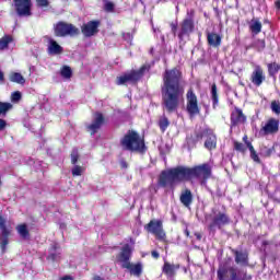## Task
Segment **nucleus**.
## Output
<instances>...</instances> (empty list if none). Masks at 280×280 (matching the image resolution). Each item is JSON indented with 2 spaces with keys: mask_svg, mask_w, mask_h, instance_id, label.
Returning <instances> with one entry per match:
<instances>
[{
  "mask_svg": "<svg viewBox=\"0 0 280 280\" xmlns=\"http://www.w3.org/2000/svg\"><path fill=\"white\" fill-rule=\"evenodd\" d=\"M183 74L178 69L166 70L163 75L162 100L163 108L167 113H174L183 102L185 88L180 85Z\"/></svg>",
  "mask_w": 280,
  "mask_h": 280,
  "instance_id": "1",
  "label": "nucleus"
},
{
  "mask_svg": "<svg viewBox=\"0 0 280 280\" xmlns=\"http://www.w3.org/2000/svg\"><path fill=\"white\" fill-rule=\"evenodd\" d=\"M187 180L185 177V166H177L168 171H163L159 178L160 187H174L176 183Z\"/></svg>",
  "mask_w": 280,
  "mask_h": 280,
  "instance_id": "2",
  "label": "nucleus"
},
{
  "mask_svg": "<svg viewBox=\"0 0 280 280\" xmlns=\"http://www.w3.org/2000/svg\"><path fill=\"white\" fill-rule=\"evenodd\" d=\"M121 145L124 150H129L130 152H145V143L143 139L139 137V133L135 131H129L121 140Z\"/></svg>",
  "mask_w": 280,
  "mask_h": 280,
  "instance_id": "3",
  "label": "nucleus"
},
{
  "mask_svg": "<svg viewBox=\"0 0 280 280\" xmlns=\"http://www.w3.org/2000/svg\"><path fill=\"white\" fill-rule=\"evenodd\" d=\"M184 174L186 180H190V178L207 180V178H211V166L209 164H202L192 168L184 166Z\"/></svg>",
  "mask_w": 280,
  "mask_h": 280,
  "instance_id": "4",
  "label": "nucleus"
},
{
  "mask_svg": "<svg viewBox=\"0 0 280 280\" xmlns=\"http://www.w3.org/2000/svg\"><path fill=\"white\" fill-rule=\"evenodd\" d=\"M217 275L219 280H244L242 272L234 267H230L229 262L220 265Z\"/></svg>",
  "mask_w": 280,
  "mask_h": 280,
  "instance_id": "5",
  "label": "nucleus"
},
{
  "mask_svg": "<svg viewBox=\"0 0 280 280\" xmlns=\"http://www.w3.org/2000/svg\"><path fill=\"white\" fill-rule=\"evenodd\" d=\"M150 71V66H142L140 70H131L117 78L116 84H127V82H137L143 78V73Z\"/></svg>",
  "mask_w": 280,
  "mask_h": 280,
  "instance_id": "6",
  "label": "nucleus"
},
{
  "mask_svg": "<svg viewBox=\"0 0 280 280\" xmlns=\"http://www.w3.org/2000/svg\"><path fill=\"white\" fill-rule=\"evenodd\" d=\"M194 16H195L194 10L187 11V16L183 20V22L179 25V32L177 34L179 40H183L185 36H189V34L194 32L195 30Z\"/></svg>",
  "mask_w": 280,
  "mask_h": 280,
  "instance_id": "7",
  "label": "nucleus"
},
{
  "mask_svg": "<svg viewBox=\"0 0 280 280\" xmlns=\"http://www.w3.org/2000/svg\"><path fill=\"white\" fill-rule=\"evenodd\" d=\"M55 35L59 37L65 36H78L80 34V30L75 27L73 24H69L66 22H59L54 26Z\"/></svg>",
  "mask_w": 280,
  "mask_h": 280,
  "instance_id": "8",
  "label": "nucleus"
},
{
  "mask_svg": "<svg viewBox=\"0 0 280 280\" xmlns=\"http://www.w3.org/2000/svg\"><path fill=\"white\" fill-rule=\"evenodd\" d=\"M231 224V218L226 213L220 211H213L212 222L209 224V231L215 232V228L222 229Z\"/></svg>",
  "mask_w": 280,
  "mask_h": 280,
  "instance_id": "9",
  "label": "nucleus"
},
{
  "mask_svg": "<svg viewBox=\"0 0 280 280\" xmlns=\"http://www.w3.org/2000/svg\"><path fill=\"white\" fill-rule=\"evenodd\" d=\"M186 100H187V113L191 117L194 115H198L200 113V108L198 107V96H196V93H194V90H189L186 94Z\"/></svg>",
  "mask_w": 280,
  "mask_h": 280,
  "instance_id": "10",
  "label": "nucleus"
},
{
  "mask_svg": "<svg viewBox=\"0 0 280 280\" xmlns=\"http://www.w3.org/2000/svg\"><path fill=\"white\" fill-rule=\"evenodd\" d=\"M18 16H32V0H14Z\"/></svg>",
  "mask_w": 280,
  "mask_h": 280,
  "instance_id": "11",
  "label": "nucleus"
},
{
  "mask_svg": "<svg viewBox=\"0 0 280 280\" xmlns=\"http://www.w3.org/2000/svg\"><path fill=\"white\" fill-rule=\"evenodd\" d=\"M0 231H1V236H0V246L2 248V253H5V248L9 244L8 237H10V233H12V229H8L5 226V219L0 215Z\"/></svg>",
  "mask_w": 280,
  "mask_h": 280,
  "instance_id": "12",
  "label": "nucleus"
},
{
  "mask_svg": "<svg viewBox=\"0 0 280 280\" xmlns=\"http://www.w3.org/2000/svg\"><path fill=\"white\" fill-rule=\"evenodd\" d=\"M147 231L156 235L159 240H163L165 237V232L163 231V222L159 220H151L147 225Z\"/></svg>",
  "mask_w": 280,
  "mask_h": 280,
  "instance_id": "13",
  "label": "nucleus"
},
{
  "mask_svg": "<svg viewBox=\"0 0 280 280\" xmlns=\"http://www.w3.org/2000/svg\"><path fill=\"white\" fill-rule=\"evenodd\" d=\"M98 27H100L98 21H90L82 25L81 32L83 36H85L86 38H91V36H95V34L100 32Z\"/></svg>",
  "mask_w": 280,
  "mask_h": 280,
  "instance_id": "14",
  "label": "nucleus"
},
{
  "mask_svg": "<svg viewBox=\"0 0 280 280\" xmlns=\"http://www.w3.org/2000/svg\"><path fill=\"white\" fill-rule=\"evenodd\" d=\"M131 256L132 247H130V245L122 246L121 252L117 256V261L121 264V268H124L125 264H130Z\"/></svg>",
  "mask_w": 280,
  "mask_h": 280,
  "instance_id": "15",
  "label": "nucleus"
},
{
  "mask_svg": "<svg viewBox=\"0 0 280 280\" xmlns=\"http://www.w3.org/2000/svg\"><path fill=\"white\" fill-rule=\"evenodd\" d=\"M260 132H262L264 135H275L279 132V120H277L276 118L269 119L261 128Z\"/></svg>",
  "mask_w": 280,
  "mask_h": 280,
  "instance_id": "16",
  "label": "nucleus"
},
{
  "mask_svg": "<svg viewBox=\"0 0 280 280\" xmlns=\"http://www.w3.org/2000/svg\"><path fill=\"white\" fill-rule=\"evenodd\" d=\"M103 124H104V116L100 113H96L94 115L92 124L88 126L89 132H91V135H95V132H97V130L102 128Z\"/></svg>",
  "mask_w": 280,
  "mask_h": 280,
  "instance_id": "17",
  "label": "nucleus"
},
{
  "mask_svg": "<svg viewBox=\"0 0 280 280\" xmlns=\"http://www.w3.org/2000/svg\"><path fill=\"white\" fill-rule=\"evenodd\" d=\"M250 80L253 82V84H255V86H261V84L264 83V80H266V77L264 75V70L261 69V67L256 66Z\"/></svg>",
  "mask_w": 280,
  "mask_h": 280,
  "instance_id": "18",
  "label": "nucleus"
},
{
  "mask_svg": "<svg viewBox=\"0 0 280 280\" xmlns=\"http://www.w3.org/2000/svg\"><path fill=\"white\" fill-rule=\"evenodd\" d=\"M48 40V54L49 56H59L62 54L63 49L62 46L58 44L54 38L47 37Z\"/></svg>",
  "mask_w": 280,
  "mask_h": 280,
  "instance_id": "19",
  "label": "nucleus"
},
{
  "mask_svg": "<svg viewBox=\"0 0 280 280\" xmlns=\"http://www.w3.org/2000/svg\"><path fill=\"white\" fill-rule=\"evenodd\" d=\"M122 268L126 270H129L130 275H133V277H141V272H143V266L141 264H132L128 262L122 265Z\"/></svg>",
  "mask_w": 280,
  "mask_h": 280,
  "instance_id": "20",
  "label": "nucleus"
},
{
  "mask_svg": "<svg viewBox=\"0 0 280 280\" xmlns=\"http://www.w3.org/2000/svg\"><path fill=\"white\" fill-rule=\"evenodd\" d=\"M180 268V265L178 264H171L168 261H164V266H163V272L164 275H166V277H168L170 279H172V277H176V271Z\"/></svg>",
  "mask_w": 280,
  "mask_h": 280,
  "instance_id": "21",
  "label": "nucleus"
},
{
  "mask_svg": "<svg viewBox=\"0 0 280 280\" xmlns=\"http://www.w3.org/2000/svg\"><path fill=\"white\" fill-rule=\"evenodd\" d=\"M207 40L210 47H220L222 45V36L218 35V33H208Z\"/></svg>",
  "mask_w": 280,
  "mask_h": 280,
  "instance_id": "22",
  "label": "nucleus"
},
{
  "mask_svg": "<svg viewBox=\"0 0 280 280\" xmlns=\"http://www.w3.org/2000/svg\"><path fill=\"white\" fill-rule=\"evenodd\" d=\"M231 121L232 126H237V124H244V121H246V116H244L241 109L236 108L232 112Z\"/></svg>",
  "mask_w": 280,
  "mask_h": 280,
  "instance_id": "23",
  "label": "nucleus"
},
{
  "mask_svg": "<svg viewBox=\"0 0 280 280\" xmlns=\"http://www.w3.org/2000/svg\"><path fill=\"white\" fill-rule=\"evenodd\" d=\"M182 205L184 207H190L191 202H194V195L191 194V190L186 189L182 192L180 198H179Z\"/></svg>",
  "mask_w": 280,
  "mask_h": 280,
  "instance_id": "24",
  "label": "nucleus"
},
{
  "mask_svg": "<svg viewBox=\"0 0 280 280\" xmlns=\"http://www.w3.org/2000/svg\"><path fill=\"white\" fill-rule=\"evenodd\" d=\"M60 250H58V244H52L49 255H48V259L50 261H60Z\"/></svg>",
  "mask_w": 280,
  "mask_h": 280,
  "instance_id": "25",
  "label": "nucleus"
},
{
  "mask_svg": "<svg viewBox=\"0 0 280 280\" xmlns=\"http://www.w3.org/2000/svg\"><path fill=\"white\" fill-rule=\"evenodd\" d=\"M235 261L238 266H247L248 265V254L242 252H235Z\"/></svg>",
  "mask_w": 280,
  "mask_h": 280,
  "instance_id": "26",
  "label": "nucleus"
},
{
  "mask_svg": "<svg viewBox=\"0 0 280 280\" xmlns=\"http://www.w3.org/2000/svg\"><path fill=\"white\" fill-rule=\"evenodd\" d=\"M217 144H218V138L215 137V135L210 133L205 142V148H207V150H213L215 149Z\"/></svg>",
  "mask_w": 280,
  "mask_h": 280,
  "instance_id": "27",
  "label": "nucleus"
},
{
  "mask_svg": "<svg viewBox=\"0 0 280 280\" xmlns=\"http://www.w3.org/2000/svg\"><path fill=\"white\" fill-rule=\"evenodd\" d=\"M60 75L63 78V80H71L73 75V71L71 70V67L69 66H63L60 69Z\"/></svg>",
  "mask_w": 280,
  "mask_h": 280,
  "instance_id": "28",
  "label": "nucleus"
},
{
  "mask_svg": "<svg viewBox=\"0 0 280 280\" xmlns=\"http://www.w3.org/2000/svg\"><path fill=\"white\" fill-rule=\"evenodd\" d=\"M10 82H15L16 84H25V78L19 72H13L9 77Z\"/></svg>",
  "mask_w": 280,
  "mask_h": 280,
  "instance_id": "29",
  "label": "nucleus"
},
{
  "mask_svg": "<svg viewBox=\"0 0 280 280\" xmlns=\"http://www.w3.org/2000/svg\"><path fill=\"white\" fill-rule=\"evenodd\" d=\"M16 231H18L19 235H21L23 237V240H27V237H30V231L27 230L26 224L18 225Z\"/></svg>",
  "mask_w": 280,
  "mask_h": 280,
  "instance_id": "30",
  "label": "nucleus"
},
{
  "mask_svg": "<svg viewBox=\"0 0 280 280\" xmlns=\"http://www.w3.org/2000/svg\"><path fill=\"white\" fill-rule=\"evenodd\" d=\"M249 28L254 34H259L261 32V22L259 20H252Z\"/></svg>",
  "mask_w": 280,
  "mask_h": 280,
  "instance_id": "31",
  "label": "nucleus"
},
{
  "mask_svg": "<svg viewBox=\"0 0 280 280\" xmlns=\"http://www.w3.org/2000/svg\"><path fill=\"white\" fill-rule=\"evenodd\" d=\"M247 148L250 152V159H253V161H255V163H261V160H259V155H257V152L255 151V148L253 147V144L250 142H247Z\"/></svg>",
  "mask_w": 280,
  "mask_h": 280,
  "instance_id": "32",
  "label": "nucleus"
},
{
  "mask_svg": "<svg viewBox=\"0 0 280 280\" xmlns=\"http://www.w3.org/2000/svg\"><path fill=\"white\" fill-rule=\"evenodd\" d=\"M159 126L160 130H162V132H165V130H167V127L170 126V120L167 119V117L162 116L159 120Z\"/></svg>",
  "mask_w": 280,
  "mask_h": 280,
  "instance_id": "33",
  "label": "nucleus"
},
{
  "mask_svg": "<svg viewBox=\"0 0 280 280\" xmlns=\"http://www.w3.org/2000/svg\"><path fill=\"white\" fill-rule=\"evenodd\" d=\"M12 43V37L4 36L0 39V49H8V45Z\"/></svg>",
  "mask_w": 280,
  "mask_h": 280,
  "instance_id": "34",
  "label": "nucleus"
},
{
  "mask_svg": "<svg viewBox=\"0 0 280 280\" xmlns=\"http://www.w3.org/2000/svg\"><path fill=\"white\" fill-rule=\"evenodd\" d=\"M12 108V104L0 102V115H5Z\"/></svg>",
  "mask_w": 280,
  "mask_h": 280,
  "instance_id": "35",
  "label": "nucleus"
},
{
  "mask_svg": "<svg viewBox=\"0 0 280 280\" xmlns=\"http://www.w3.org/2000/svg\"><path fill=\"white\" fill-rule=\"evenodd\" d=\"M211 97L213 106H215L218 104V86H215V84H213L211 88Z\"/></svg>",
  "mask_w": 280,
  "mask_h": 280,
  "instance_id": "36",
  "label": "nucleus"
},
{
  "mask_svg": "<svg viewBox=\"0 0 280 280\" xmlns=\"http://www.w3.org/2000/svg\"><path fill=\"white\" fill-rule=\"evenodd\" d=\"M104 10L106 12H113L115 10V3H113L112 1L108 0H104Z\"/></svg>",
  "mask_w": 280,
  "mask_h": 280,
  "instance_id": "37",
  "label": "nucleus"
},
{
  "mask_svg": "<svg viewBox=\"0 0 280 280\" xmlns=\"http://www.w3.org/2000/svg\"><path fill=\"white\" fill-rule=\"evenodd\" d=\"M82 174H84V167H82L80 165H75L72 168V176H82Z\"/></svg>",
  "mask_w": 280,
  "mask_h": 280,
  "instance_id": "38",
  "label": "nucleus"
},
{
  "mask_svg": "<svg viewBox=\"0 0 280 280\" xmlns=\"http://www.w3.org/2000/svg\"><path fill=\"white\" fill-rule=\"evenodd\" d=\"M271 110L272 113H276V115H280V103L277 101H273L271 103Z\"/></svg>",
  "mask_w": 280,
  "mask_h": 280,
  "instance_id": "39",
  "label": "nucleus"
},
{
  "mask_svg": "<svg viewBox=\"0 0 280 280\" xmlns=\"http://www.w3.org/2000/svg\"><path fill=\"white\" fill-rule=\"evenodd\" d=\"M256 47L258 51H264V49H266V42L264 39H258L256 42Z\"/></svg>",
  "mask_w": 280,
  "mask_h": 280,
  "instance_id": "40",
  "label": "nucleus"
},
{
  "mask_svg": "<svg viewBox=\"0 0 280 280\" xmlns=\"http://www.w3.org/2000/svg\"><path fill=\"white\" fill-rule=\"evenodd\" d=\"M78 159H79L78 150L74 149V150H72V153H71L72 165H75V163H78Z\"/></svg>",
  "mask_w": 280,
  "mask_h": 280,
  "instance_id": "41",
  "label": "nucleus"
},
{
  "mask_svg": "<svg viewBox=\"0 0 280 280\" xmlns=\"http://www.w3.org/2000/svg\"><path fill=\"white\" fill-rule=\"evenodd\" d=\"M234 148L238 152H244V150H246V148L244 147V144L242 142H234Z\"/></svg>",
  "mask_w": 280,
  "mask_h": 280,
  "instance_id": "42",
  "label": "nucleus"
},
{
  "mask_svg": "<svg viewBox=\"0 0 280 280\" xmlns=\"http://www.w3.org/2000/svg\"><path fill=\"white\" fill-rule=\"evenodd\" d=\"M36 3L39 8H47V5H49V0H36Z\"/></svg>",
  "mask_w": 280,
  "mask_h": 280,
  "instance_id": "43",
  "label": "nucleus"
},
{
  "mask_svg": "<svg viewBox=\"0 0 280 280\" xmlns=\"http://www.w3.org/2000/svg\"><path fill=\"white\" fill-rule=\"evenodd\" d=\"M11 100H12V102H19V100H21V92H14L11 95Z\"/></svg>",
  "mask_w": 280,
  "mask_h": 280,
  "instance_id": "44",
  "label": "nucleus"
},
{
  "mask_svg": "<svg viewBox=\"0 0 280 280\" xmlns=\"http://www.w3.org/2000/svg\"><path fill=\"white\" fill-rule=\"evenodd\" d=\"M269 71H270V72L273 71V73H277V71H279V66L276 65V63L269 65Z\"/></svg>",
  "mask_w": 280,
  "mask_h": 280,
  "instance_id": "45",
  "label": "nucleus"
},
{
  "mask_svg": "<svg viewBox=\"0 0 280 280\" xmlns=\"http://www.w3.org/2000/svg\"><path fill=\"white\" fill-rule=\"evenodd\" d=\"M5 126H8V124L5 122V120L0 118V130L5 129Z\"/></svg>",
  "mask_w": 280,
  "mask_h": 280,
  "instance_id": "46",
  "label": "nucleus"
},
{
  "mask_svg": "<svg viewBox=\"0 0 280 280\" xmlns=\"http://www.w3.org/2000/svg\"><path fill=\"white\" fill-rule=\"evenodd\" d=\"M151 255H152V257H153L154 259H159V257H160L159 252H156V250H153V252L151 253Z\"/></svg>",
  "mask_w": 280,
  "mask_h": 280,
  "instance_id": "47",
  "label": "nucleus"
},
{
  "mask_svg": "<svg viewBox=\"0 0 280 280\" xmlns=\"http://www.w3.org/2000/svg\"><path fill=\"white\" fill-rule=\"evenodd\" d=\"M3 80H4L3 71L0 70V84L3 83Z\"/></svg>",
  "mask_w": 280,
  "mask_h": 280,
  "instance_id": "48",
  "label": "nucleus"
},
{
  "mask_svg": "<svg viewBox=\"0 0 280 280\" xmlns=\"http://www.w3.org/2000/svg\"><path fill=\"white\" fill-rule=\"evenodd\" d=\"M195 237H197V240L200 241V240H202V234L196 232V233H195Z\"/></svg>",
  "mask_w": 280,
  "mask_h": 280,
  "instance_id": "49",
  "label": "nucleus"
},
{
  "mask_svg": "<svg viewBox=\"0 0 280 280\" xmlns=\"http://www.w3.org/2000/svg\"><path fill=\"white\" fill-rule=\"evenodd\" d=\"M272 154V149H268L267 153H265V156H270Z\"/></svg>",
  "mask_w": 280,
  "mask_h": 280,
  "instance_id": "50",
  "label": "nucleus"
},
{
  "mask_svg": "<svg viewBox=\"0 0 280 280\" xmlns=\"http://www.w3.org/2000/svg\"><path fill=\"white\" fill-rule=\"evenodd\" d=\"M276 8L280 10V0L276 1Z\"/></svg>",
  "mask_w": 280,
  "mask_h": 280,
  "instance_id": "51",
  "label": "nucleus"
},
{
  "mask_svg": "<svg viewBox=\"0 0 280 280\" xmlns=\"http://www.w3.org/2000/svg\"><path fill=\"white\" fill-rule=\"evenodd\" d=\"M243 140L245 141L246 145H248V137L245 136V137L243 138Z\"/></svg>",
  "mask_w": 280,
  "mask_h": 280,
  "instance_id": "52",
  "label": "nucleus"
},
{
  "mask_svg": "<svg viewBox=\"0 0 280 280\" xmlns=\"http://www.w3.org/2000/svg\"><path fill=\"white\" fill-rule=\"evenodd\" d=\"M61 280H73V279L71 277H69V276H66Z\"/></svg>",
  "mask_w": 280,
  "mask_h": 280,
  "instance_id": "53",
  "label": "nucleus"
},
{
  "mask_svg": "<svg viewBox=\"0 0 280 280\" xmlns=\"http://www.w3.org/2000/svg\"><path fill=\"white\" fill-rule=\"evenodd\" d=\"M94 280H104V278L96 276V277H94Z\"/></svg>",
  "mask_w": 280,
  "mask_h": 280,
  "instance_id": "54",
  "label": "nucleus"
},
{
  "mask_svg": "<svg viewBox=\"0 0 280 280\" xmlns=\"http://www.w3.org/2000/svg\"><path fill=\"white\" fill-rule=\"evenodd\" d=\"M172 32H174V34H176V25L172 26Z\"/></svg>",
  "mask_w": 280,
  "mask_h": 280,
  "instance_id": "55",
  "label": "nucleus"
},
{
  "mask_svg": "<svg viewBox=\"0 0 280 280\" xmlns=\"http://www.w3.org/2000/svg\"><path fill=\"white\" fill-rule=\"evenodd\" d=\"M185 235H186L187 237H189V231H188V230H185Z\"/></svg>",
  "mask_w": 280,
  "mask_h": 280,
  "instance_id": "56",
  "label": "nucleus"
}]
</instances>
